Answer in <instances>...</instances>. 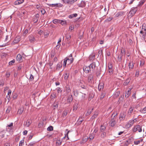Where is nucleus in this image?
Returning a JSON list of instances; mask_svg holds the SVG:
<instances>
[{
    "mask_svg": "<svg viewBox=\"0 0 146 146\" xmlns=\"http://www.w3.org/2000/svg\"><path fill=\"white\" fill-rule=\"evenodd\" d=\"M99 65V62L97 60H95L90 64V66L91 67L92 70H94L96 68H97Z\"/></svg>",
    "mask_w": 146,
    "mask_h": 146,
    "instance_id": "nucleus-1",
    "label": "nucleus"
},
{
    "mask_svg": "<svg viewBox=\"0 0 146 146\" xmlns=\"http://www.w3.org/2000/svg\"><path fill=\"white\" fill-rule=\"evenodd\" d=\"M73 58H71L70 59L66 58L64 60L63 67H65L66 66L67 62L68 64H71L73 62Z\"/></svg>",
    "mask_w": 146,
    "mask_h": 146,
    "instance_id": "nucleus-2",
    "label": "nucleus"
},
{
    "mask_svg": "<svg viewBox=\"0 0 146 146\" xmlns=\"http://www.w3.org/2000/svg\"><path fill=\"white\" fill-rule=\"evenodd\" d=\"M142 127L139 125H135L132 129V131L134 132L138 131L139 132H141L142 131Z\"/></svg>",
    "mask_w": 146,
    "mask_h": 146,
    "instance_id": "nucleus-3",
    "label": "nucleus"
},
{
    "mask_svg": "<svg viewBox=\"0 0 146 146\" xmlns=\"http://www.w3.org/2000/svg\"><path fill=\"white\" fill-rule=\"evenodd\" d=\"M47 5L49 6V7H60L62 6V4L60 3H56L54 4H47Z\"/></svg>",
    "mask_w": 146,
    "mask_h": 146,
    "instance_id": "nucleus-4",
    "label": "nucleus"
},
{
    "mask_svg": "<svg viewBox=\"0 0 146 146\" xmlns=\"http://www.w3.org/2000/svg\"><path fill=\"white\" fill-rule=\"evenodd\" d=\"M91 68L90 65L88 66H84L83 68L84 71L86 73L88 74L91 71Z\"/></svg>",
    "mask_w": 146,
    "mask_h": 146,
    "instance_id": "nucleus-5",
    "label": "nucleus"
},
{
    "mask_svg": "<svg viewBox=\"0 0 146 146\" xmlns=\"http://www.w3.org/2000/svg\"><path fill=\"white\" fill-rule=\"evenodd\" d=\"M126 116V113L123 112L121 113L119 117V120L120 121H123L124 120Z\"/></svg>",
    "mask_w": 146,
    "mask_h": 146,
    "instance_id": "nucleus-6",
    "label": "nucleus"
},
{
    "mask_svg": "<svg viewBox=\"0 0 146 146\" xmlns=\"http://www.w3.org/2000/svg\"><path fill=\"white\" fill-rule=\"evenodd\" d=\"M133 123H133V122L132 121V120H130L125 125V127L127 128H128L131 127L133 125Z\"/></svg>",
    "mask_w": 146,
    "mask_h": 146,
    "instance_id": "nucleus-7",
    "label": "nucleus"
},
{
    "mask_svg": "<svg viewBox=\"0 0 146 146\" xmlns=\"http://www.w3.org/2000/svg\"><path fill=\"white\" fill-rule=\"evenodd\" d=\"M137 11V10L136 8H134L129 12V14H130L131 16L132 17L134 15Z\"/></svg>",
    "mask_w": 146,
    "mask_h": 146,
    "instance_id": "nucleus-8",
    "label": "nucleus"
},
{
    "mask_svg": "<svg viewBox=\"0 0 146 146\" xmlns=\"http://www.w3.org/2000/svg\"><path fill=\"white\" fill-rule=\"evenodd\" d=\"M141 34L140 36L142 37L144 40L145 39L146 35V31H144L143 30H141L140 32Z\"/></svg>",
    "mask_w": 146,
    "mask_h": 146,
    "instance_id": "nucleus-9",
    "label": "nucleus"
},
{
    "mask_svg": "<svg viewBox=\"0 0 146 146\" xmlns=\"http://www.w3.org/2000/svg\"><path fill=\"white\" fill-rule=\"evenodd\" d=\"M73 99V96L72 95H70L68 96L67 99V102L69 103H71L72 102Z\"/></svg>",
    "mask_w": 146,
    "mask_h": 146,
    "instance_id": "nucleus-10",
    "label": "nucleus"
},
{
    "mask_svg": "<svg viewBox=\"0 0 146 146\" xmlns=\"http://www.w3.org/2000/svg\"><path fill=\"white\" fill-rule=\"evenodd\" d=\"M93 75L92 74H90L88 75V82H92L93 78Z\"/></svg>",
    "mask_w": 146,
    "mask_h": 146,
    "instance_id": "nucleus-11",
    "label": "nucleus"
},
{
    "mask_svg": "<svg viewBox=\"0 0 146 146\" xmlns=\"http://www.w3.org/2000/svg\"><path fill=\"white\" fill-rule=\"evenodd\" d=\"M39 15L38 14H36L33 19V21L35 23H36L38 21Z\"/></svg>",
    "mask_w": 146,
    "mask_h": 146,
    "instance_id": "nucleus-12",
    "label": "nucleus"
},
{
    "mask_svg": "<svg viewBox=\"0 0 146 146\" xmlns=\"http://www.w3.org/2000/svg\"><path fill=\"white\" fill-rule=\"evenodd\" d=\"M66 39L67 40V42L68 44L70 43V42L69 41V40L71 38V35L68 34H67L66 35Z\"/></svg>",
    "mask_w": 146,
    "mask_h": 146,
    "instance_id": "nucleus-13",
    "label": "nucleus"
},
{
    "mask_svg": "<svg viewBox=\"0 0 146 146\" xmlns=\"http://www.w3.org/2000/svg\"><path fill=\"white\" fill-rule=\"evenodd\" d=\"M86 5V2L83 1H82L80 4H78V5L79 7H84Z\"/></svg>",
    "mask_w": 146,
    "mask_h": 146,
    "instance_id": "nucleus-14",
    "label": "nucleus"
},
{
    "mask_svg": "<svg viewBox=\"0 0 146 146\" xmlns=\"http://www.w3.org/2000/svg\"><path fill=\"white\" fill-rule=\"evenodd\" d=\"M5 133L6 131L5 130L0 131V139L4 137Z\"/></svg>",
    "mask_w": 146,
    "mask_h": 146,
    "instance_id": "nucleus-15",
    "label": "nucleus"
},
{
    "mask_svg": "<svg viewBox=\"0 0 146 146\" xmlns=\"http://www.w3.org/2000/svg\"><path fill=\"white\" fill-rule=\"evenodd\" d=\"M95 73L96 75V76L97 77H99L100 76V74H101V70L100 69H99L98 68H96V70L95 71Z\"/></svg>",
    "mask_w": 146,
    "mask_h": 146,
    "instance_id": "nucleus-16",
    "label": "nucleus"
},
{
    "mask_svg": "<svg viewBox=\"0 0 146 146\" xmlns=\"http://www.w3.org/2000/svg\"><path fill=\"white\" fill-rule=\"evenodd\" d=\"M24 1V0H18L14 2V4L15 5H19L23 3Z\"/></svg>",
    "mask_w": 146,
    "mask_h": 146,
    "instance_id": "nucleus-17",
    "label": "nucleus"
},
{
    "mask_svg": "<svg viewBox=\"0 0 146 146\" xmlns=\"http://www.w3.org/2000/svg\"><path fill=\"white\" fill-rule=\"evenodd\" d=\"M88 139V137L87 136H84L83 138L82 141L80 142V143H84L86 142Z\"/></svg>",
    "mask_w": 146,
    "mask_h": 146,
    "instance_id": "nucleus-18",
    "label": "nucleus"
},
{
    "mask_svg": "<svg viewBox=\"0 0 146 146\" xmlns=\"http://www.w3.org/2000/svg\"><path fill=\"white\" fill-rule=\"evenodd\" d=\"M74 95L76 97H77L79 94V92L77 89L73 88V90Z\"/></svg>",
    "mask_w": 146,
    "mask_h": 146,
    "instance_id": "nucleus-19",
    "label": "nucleus"
},
{
    "mask_svg": "<svg viewBox=\"0 0 146 146\" xmlns=\"http://www.w3.org/2000/svg\"><path fill=\"white\" fill-rule=\"evenodd\" d=\"M30 41L32 43L34 42L35 40V37L33 35L30 36L29 37Z\"/></svg>",
    "mask_w": 146,
    "mask_h": 146,
    "instance_id": "nucleus-20",
    "label": "nucleus"
},
{
    "mask_svg": "<svg viewBox=\"0 0 146 146\" xmlns=\"http://www.w3.org/2000/svg\"><path fill=\"white\" fill-rule=\"evenodd\" d=\"M111 126L112 127L114 126L116 124V121L113 118H112L110 121Z\"/></svg>",
    "mask_w": 146,
    "mask_h": 146,
    "instance_id": "nucleus-21",
    "label": "nucleus"
},
{
    "mask_svg": "<svg viewBox=\"0 0 146 146\" xmlns=\"http://www.w3.org/2000/svg\"><path fill=\"white\" fill-rule=\"evenodd\" d=\"M32 121L30 119H28L26 122L25 125L26 127H28L30 125Z\"/></svg>",
    "mask_w": 146,
    "mask_h": 146,
    "instance_id": "nucleus-22",
    "label": "nucleus"
},
{
    "mask_svg": "<svg viewBox=\"0 0 146 146\" xmlns=\"http://www.w3.org/2000/svg\"><path fill=\"white\" fill-rule=\"evenodd\" d=\"M16 59L17 61L20 62L22 61V57L19 54H18L17 56Z\"/></svg>",
    "mask_w": 146,
    "mask_h": 146,
    "instance_id": "nucleus-23",
    "label": "nucleus"
},
{
    "mask_svg": "<svg viewBox=\"0 0 146 146\" xmlns=\"http://www.w3.org/2000/svg\"><path fill=\"white\" fill-rule=\"evenodd\" d=\"M66 90L67 92V93L68 94L71 91V90L70 89V88L69 85H67L66 86Z\"/></svg>",
    "mask_w": 146,
    "mask_h": 146,
    "instance_id": "nucleus-24",
    "label": "nucleus"
},
{
    "mask_svg": "<svg viewBox=\"0 0 146 146\" xmlns=\"http://www.w3.org/2000/svg\"><path fill=\"white\" fill-rule=\"evenodd\" d=\"M20 38L16 37L15 38L14 40L13 41V43L14 44H15L18 42L20 41Z\"/></svg>",
    "mask_w": 146,
    "mask_h": 146,
    "instance_id": "nucleus-25",
    "label": "nucleus"
},
{
    "mask_svg": "<svg viewBox=\"0 0 146 146\" xmlns=\"http://www.w3.org/2000/svg\"><path fill=\"white\" fill-rule=\"evenodd\" d=\"M93 110V108H92L91 110L90 109H89L87 112L86 113V116H88L90 114H91V113L92 112Z\"/></svg>",
    "mask_w": 146,
    "mask_h": 146,
    "instance_id": "nucleus-26",
    "label": "nucleus"
},
{
    "mask_svg": "<svg viewBox=\"0 0 146 146\" xmlns=\"http://www.w3.org/2000/svg\"><path fill=\"white\" fill-rule=\"evenodd\" d=\"M24 111V108H20L17 111V113L19 115H21L22 114Z\"/></svg>",
    "mask_w": 146,
    "mask_h": 146,
    "instance_id": "nucleus-27",
    "label": "nucleus"
},
{
    "mask_svg": "<svg viewBox=\"0 0 146 146\" xmlns=\"http://www.w3.org/2000/svg\"><path fill=\"white\" fill-rule=\"evenodd\" d=\"M78 108V104L76 103H75L73 106V111H74L76 110Z\"/></svg>",
    "mask_w": 146,
    "mask_h": 146,
    "instance_id": "nucleus-28",
    "label": "nucleus"
},
{
    "mask_svg": "<svg viewBox=\"0 0 146 146\" xmlns=\"http://www.w3.org/2000/svg\"><path fill=\"white\" fill-rule=\"evenodd\" d=\"M140 111L142 113H146V106L143 108L141 109L140 110Z\"/></svg>",
    "mask_w": 146,
    "mask_h": 146,
    "instance_id": "nucleus-29",
    "label": "nucleus"
},
{
    "mask_svg": "<svg viewBox=\"0 0 146 146\" xmlns=\"http://www.w3.org/2000/svg\"><path fill=\"white\" fill-rule=\"evenodd\" d=\"M106 129V127L103 125H101V126L100 130L101 132L104 131Z\"/></svg>",
    "mask_w": 146,
    "mask_h": 146,
    "instance_id": "nucleus-30",
    "label": "nucleus"
},
{
    "mask_svg": "<svg viewBox=\"0 0 146 146\" xmlns=\"http://www.w3.org/2000/svg\"><path fill=\"white\" fill-rule=\"evenodd\" d=\"M121 15L122 13L120 12L116 13L114 14V17L115 18L118 17Z\"/></svg>",
    "mask_w": 146,
    "mask_h": 146,
    "instance_id": "nucleus-31",
    "label": "nucleus"
},
{
    "mask_svg": "<svg viewBox=\"0 0 146 146\" xmlns=\"http://www.w3.org/2000/svg\"><path fill=\"white\" fill-rule=\"evenodd\" d=\"M77 14L76 13L71 14L69 15L68 17L70 19H72L74 17H76L77 16Z\"/></svg>",
    "mask_w": 146,
    "mask_h": 146,
    "instance_id": "nucleus-32",
    "label": "nucleus"
},
{
    "mask_svg": "<svg viewBox=\"0 0 146 146\" xmlns=\"http://www.w3.org/2000/svg\"><path fill=\"white\" fill-rule=\"evenodd\" d=\"M98 115V113L97 112H96L94 113V114L92 116L91 119H95V118L97 117Z\"/></svg>",
    "mask_w": 146,
    "mask_h": 146,
    "instance_id": "nucleus-33",
    "label": "nucleus"
},
{
    "mask_svg": "<svg viewBox=\"0 0 146 146\" xmlns=\"http://www.w3.org/2000/svg\"><path fill=\"white\" fill-rule=\"evenodd\" d=\"M131 90H128L127 92H126L125 94V97L126 98H128L130 95L131 92H130Z\"/></svg>",
    "mask_w": 146,
    "mask_h": 146,
    "instance_id": "nucleus-34",
    "label": "nucleus"
},
{
    "mask_svg": "<svg viewBox=\"0 0 146 146\" xmlns=\"http://www.w3.org/2000/svg\"><path fill=\"white\" fill-rule=\"evenodd\" d=\"M123 54H120L118 56V60L119 62H121L122 60V57L123 56Z\"/></svg>",
    "mask_w": 146,
    "mask_h": 146,
    "instance_id": "nucleus-35",
    "label": "nucleus"
},
{
    "mask_svg": "<svg viewBox=\"0 0 146 146\" xmlns=\"http://www.w3.org/2000/svg\"><path fill=\"white\" fill-rule=\"evenodd\" d=\"M104 86L102 84H100L98 86V89L100 91L101 90L103 89Z\"/></svg>",
    "mask_w": 146,
    "mask_h": 146,
    "instance_id": "nucleus-36",
    "label": "nucleus"
},
{
    "mask_svg": "<svg viewBox=\"0 0 146 146\" xmlns=\"http://www.w3.org/2000/svg\"><path fill=\"white\" fill-rule=\"evenodd\" d=\"M124 98V95L121 96L119 98V100L118 102V103L119 104L121 102L123 101Z\"/></svg>",
    "mask_w": 146,
    "mask_h": 146,
    "instance_id": "nucleus-37",
    "label": "nucleus"
},
{
    "mask_svg": "<svg viewBox=\"0 0 146 146\" xmlns=\"http://www.w3.org/2000/svg\"><path fill=\"white\" fill-rule=\"evenodd\" d=\"M143 141V139H141L137 141H134V144L135 145H138L139 144L140 142H141Z\"/></svg>",
    "mask_w": 146,
    "mask_h": 146,
    "instance_id": "nucleus-38",
    "label": "nucleus"
},
{
    "mask_svg": "<svg viewBox=\"0 0 146 146\" xmlns=\"http://www.w3.org/2000/svg\"><path fill=\"white\" fill-rule=\"evenodd\" d=\"M120 94V92L119 91H117L116 92L114 95L113 96L114 98H117V97Z\"/></svg>",
    "mask_w": 146,
    "mask_h": 146,
    "instance_id": "nucleus-39",
    "label": "nucleus"
},
{
    "mask_svg": "<svg viewBox=\"0 0 146 146\" xmlns=\"http://www.w3.org/2000/svg\"><path fill=\"white\" fill-rule=\"evenodd\" d=\"M105 95L106 93L105 92L102 93L100 95V99L101 100H102V99L104 98Z\"/></svg>",
    "mask_w": 146,
    "mask_h": 146,
    "instance_id": "nucleus-40",
    "label": "nucleus"
},
{
    "mask_svg": "<svg viewBox=\"0 0 146 146\" xmlns=\"http://www.w3.org/2000/svg\"><path fill=\"white\" fill-rule=\"evenodd\" d=\"M144 31H146V25L145 24H143L142 26V30Z\"/></svg>",
    "mask_w": 146,
    "mask_h": 146,
    "instance_id": "nucleus-41",
    "label": "nucleus"
},
{
    "mask_svg": "<svg viewBox=\"0 0 146 146\" xmlns=\"http://www.w3.org/2000/svg\"><path fill=\"white\" fill-rule=\"evenodd\" d=\"M113 18V17H110L106 19L105 21L106 22H109L111 21Z\"/></svg>",
    "mask_w": 146,
    "mask_h": 146,
    "instance_id": "nucleus-42",
    "label": "nucleus"
},
{
    "mask_svg": "<svg viewBox=\"0 0 146 146\" xmlns=\"http://www.w3.org/2000/svg\"><path fill=\"white\" fill-rule=\"evenodd\" d=\"M62 66V64L61 62L58 63L57 65V69H58L60 68Z\"/></svg>",
    "mask_w": 146,
    "mask_h": 146,
    "instance_id": "nucleus-43",
    "label": "nucleus"
},
{
    "mask_svg": "<svg viewBox=\"0 0 146 146\" xmlns=\"http://www.w3.org/2000/svg\"><path fill=\"white\" fill-rule=\"evenodd\" d=\"M134 66L133 63H129V69L133 68Z\"/></svg>",
    "mask_w": 146,
    "mask_h": 146,
    "instance_id": "nucleus-44",
    "label": "nucleus"
},
{
    "mask_svg": "<svg viewBox=\"0 0 146 146\" xmlns=\"http://www.w3.org/2000/svg\"><path fill=\"white\" fill-rule=\"evenodd\" d=\"M145 63V61L143 60L140 61V66L142 67L144 64Z\"/></svg>",
    "mask_w": 146,
    "mask_h": 146,
    "instance_id": "nucleus-45",
    "label": "nucleus"
},
{
    "mask_svg": "<svg viewBox=\"0 0 146 146\" xmlns=\"http://www.w3.org/2000/svg\"><path fill=\"white\" fill-rule=\"evenodd\" d=\"M60 20L55 19L53 20V22L54 24H56V23H60Z\"/></svg>",
    "mask_w": 146,
    "mask_h": 146,
    "instance_id": "nucleus-46",
    "label": "nucleus"
},
{
    "mask_svg": "<svg viewBox=\"0 0 146 146\" xmlns=\"http://www.w3.org/2000/svg\"><path fill=\"white\" fill-rule=\"evenodd\" d=\"M67 114V111L66 110H64L63 112L62 116L63 117H65L66 116Z\"/></svg>",
    "mask_w": 146,
    "mask_h": 146,
    "instance_id": "nucleus-47",
    "label": "nucleus"
},
{
    "mask_svg": "<svg viewBox=\"0 0 146 146\" xmlns=\"http://www.w3.org/2000/svg\"><path fill=\"white\" fill-rule=\"evenodd\" d=\"M58 104L57 102H56L55 103H54V104L53 109H55V108H57L58 106Z\"/></svg>",
    "mask_w": 146,
    "mask_h": 146,
    "instance_id": "nucleus-48",
    "label": "nucleus"
},
{
    "mask_svg": "<svg viewBox=\"0 0 146 146\" xmlns=\"http://www.w3.org/2000/svg\"><path fill=\"white\" fill-rule=\"evenodd\" d=\"M24 139H22V140L20 141L19 145V146H22L24 144Z\"/></svg>",
    "mask_w": 146,
    "mask_h": 146,
    "instance_id": "nucleus-49",
    "label": "nucleus"
},
{
    "mask_svg": "<svg viewBox=\"0 0 146 146\" xmlns=\"http://www.w3.org/2000/svg\"><path fill=\"white\" fill-rule=\"evenodd\" d=\"M11 106H8L6 110V113H9L10 112V111L11 110Z\"/></svg>",
    "mask_w": 146,
    "mask_h": 146,
    "instance_id": "nucleus-50",
    "label": "nucleus"
},
{
    "mask_svg": "<svg viewBox=\"0 0 146 146\" xmlns=\"http://www.w3.org/2000/svg\"><path fill=\"white\" fill-rule=\"evenodd\" d=\"M145 0H142L141 1L139 4V6H141L145 2Z\"/></svg>",
    "mask_w": 146,
    "mask_h": 146,
    "instance_id": "nucleus-51",
    "label": "nucleus"
},
{
    "mask_svg": "<svg viewBox=\"0 0 146 146\" xmlns=\"http://www.w3.org/2000/svg\"><path fill=\"white\" fill-rule=\"evenodd\" d=\"M69 74L68 73H65L64 75V78L65 80H67Z\"/></svg>",
    "mask_w": 146,
    "mask_h": 146,
    "instance_id": "nucleus-52",
    "label": "nucleus"
},
{
    "mask_svg": "<svg viewBox=\"0 0 146 146\" xmlns=\"http://www.w3.org/2000/svg\"><path fill=\"white\" fill-rule=\"evenodd\" d=\"M102 133L101 134L102 138H104L106 136V133L105 132H102Z\"/></svg>",
    "mask_w": 146,
    "mask_h": 146,
    "instance_id": "nucleus-53",
    "label": "nucleus"
},
{
    "mask_svg": "<svg viewBox=\"0 0 146 146\" xmlns=\"http://www.w3.org/2000/svg\"><path fill=\"white\" fill-rule=\"evenodd\" d=\"M53 127L52 126H50L48 128H47V130L48 131H52L53 130Z\"/></svg>",
    "mask_w": 146,
    "mask_h": 146,
    "instance_id": "nucleus-54",
    "label": "nucleus"
},
{
    "mask_svg": "<svg viewBox=\"0 0 146 146\" xmlns=\"http://www.w3.org/2000/svg\"><path fill=\"white\" fill-rule=\"evenodd\" d=\"M94 135L90 134V137H88V139L90 141H91L94 139Z\"/></svg>",
    "mask_w": 146,
    "mask_h": 146,
    "instance_id": "nucleus-55",
    "label": "nucleus"
},
{
    "mask_svg": "<svg viewBox=\"0 0 146 146\" xmlns=\"http://www.w3.org/2000/svg\"><path fill=\"white\" fill-rule=\"evenodd\" d=\"M134 110V108L131 107L130 108L129 110L128 113H131Z\"/></svg>",
    "mask_w": 146,
    "mask_h": 146,
    "instance_id": "nucleus-56",
    "label": "nucleus"
},
{
    "mask_svg": "<svg viewBox=\"0 0 146 146\" xmlns=\"http://www.w3.org/2000/svg\"><path fill=\"white\" fill-rule=\"evenodd\" d=\"M55 55V52L54 51H52L50 53V57L52 58L54 57Z\"/></svg>",
    "mask_w": 146,
    "mask_h": 146,
    "instance_id": "nucleus-57",
    "label": "nucleus"
},
{
    "mask_svg": "<svg viewBox=\"0 0 146 146\" xmlns=\"http://www.w3.org/2000/svg\"><path fill=\"white\" fill-rule=\"evenodd\" d=\"M61 143V141L60 140H57L56 142V145L57 146H59Z\"/></svg>",
    "mask_w": 146,
    "mask_h": 146,
    "instance_id": "nucleus-58",
    "label": "nucleus"
},
{
    "mask_svg": "<svg viewBox=\"0 0 146 146\" xmlns=\"http://www.w3.org/2000/svg\"><path fill=\"white\" fill-rule=\"evenodd\" d=\"M78 0H69V4H72L74 2H76Z\"/></svg>",
    "mask_w": 146,
    "mask_h": 146,
    "instance_id": "nucleus-59",
    "label": "nucleus"
},
{
    "mask_svg": "<svg viewBox=\"0 0 146 146\" xmlns=\"http://www.w3.org/2000/svg\"><path fill=\"white\" fill-rule=\"evenodd\" d=\"M83 121V119L80 120V118H79L77 121V123L79 125H80L82 123Z\"/></svg>",
    "mask_w": 146,
    "mask_h": 146,
    "instance_id": "nucleus-60",
    "label": "nucleus"
},
{
    "mask_svg": "<svg viewBox=\"0 0 146 146\" xmlns=\"http://www.w3.org/2000/svg\"><path fill=\"white\" fill-rule=\"evenodd\" d=\"M80 86L82 88L85 89L86 88V87L85 86L82 84V83L80 82V84H79Z\"/></svg>",
    "mask_w": 146,
    "mask_h": 146,
    "instance_id": "nucleus-61",
    "label": "nucleus"
},
{
    "mask_svg": "<svg viewBox=\"0 0 146 146\" xmlns=\"http://www.w3.org/2000/svg\"><path fill=\"white\" fill-rule=\"evenodd\" d=\"M10 76V73L9 72L7 71L6 73V77L7 78H9Z\"/></svg>",
    "mask_w": 146,
    "mask_h": 146,
    "instance_id": "nucleus-62",
    "label": "nucleus"
},
{
    "mask_svg": "<svg viewBox=\"0 0 146 146\" xmlns=\"http://www.w3.org/2000/svg\"><path fill=\"white\" fill-rule=\"evenodd\" d=\"M15 60L14 59L13 60L9 62V65H12L13 64L15 63Z\"/></svg>",
    "mask_w": 146,
    "mask_h": 146,
    "instance_id": "nucleus-63",
    "label": "nucleus"
},
{
    "mask_svg": "<svg viewBox=\"0 0 146 146\" xmlns=\"http://www.w3.org/2000/svg\"><path fill=\"white\" fill-rule=\"evenodd\" d=\"M66 23V22L65 21H64L62 20H60V21L59 23L61 24L62 25H63L65 24Z\"/></svg>",
    "mask_w": 146,
    "mask_h": 146,
    "instance_id": "nucleus-64",
    "label": "nucleus"
}]
</instances>
